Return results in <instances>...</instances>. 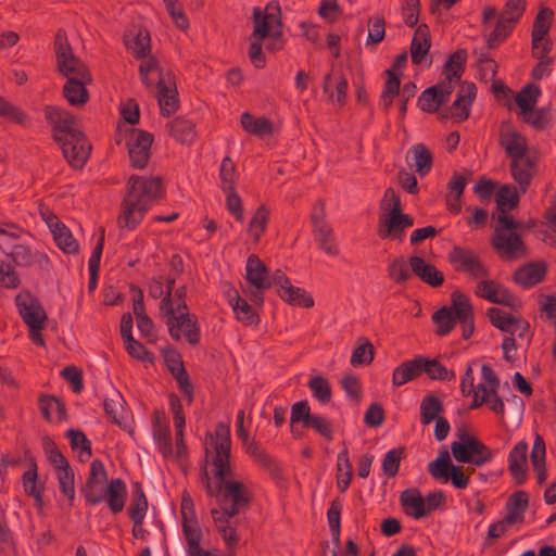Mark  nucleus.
<instances>
[{"mask_svg":"<svg viewBox=\"0 0 556 556\" xmlns=\"http://www.w3.org/2000/svg\"><path fill=\"white\" fill-rule=\"evenodd\" d=\"M527 453L528 445L522 441L515 445L508 456L509 471L517 484L523 483L527 477Z\"/></svg>","mask_w":556,"mask_h":556,"instance_id":"nucleus-30","label":"nucleus"},{"mask_svg":"<svg viewBox=\"0 0 556 556\" xmlns=\"http://www.w3.org/2000/svg\"><path fill=\"white\" fill-rule=\"evenodd\" d=\"M408 263L412 273L422 282L434 288L443 285V274L434 265L426 263L422 257L417 255L410 256Z\"/></svg>","mask_w":556,"mask_h":556,"instance_id":"nucleus-23","label":"nucleus"},{"mask_svg":"<svg viewBox=\"0 0 556 556\" xmlns=\"http://www.w3.org/2000/svg\"><path fill=\"white\" fill-rule=\"evenodd\" d=\"M452 462L447 450H442L439 457L428 465V471L435 480L447 482Z\"/></svg>","mask_w":556,"mask_h":556,"instance_id":"nucleus-49","label":"nucleus"},{"mask_svg":"<svg viewBox=\"0 0 556 556\" xmlns=\"http://www.w3.org/2000/svg\"><path fill=\"white\" fill-rule=\"evenodd\" d=\"M67 163L74 169H81L91 153V144L84 132H76L71 138L58 142Z\"/></svg>","mask_w":556,"mask_h":556,"instance_id":"nucleus-14","label":"nucleus"},{"mask_svg":"<svg viewBox=\"0 0 556 556\" xmlns=\"http://www.w3.org/2000/svg\"><path fill=\"white\" fill-rule=\"evenodd\" d=\"M127 51L141 63L154 58L152 55V43L150 31L141 25H130L123 36Z\"/></svg>","mask_w":556,"mask_h":556,"instance_id":"nucleus-13","label":"nucleus"},{"mask_svg":"<svg viewBox=\"0 0 556 556\" xmlns=\"http://www.w3.org/2000/svg\"><path fill=\"white\" fill-rule=\"evenodd\" d=\"M447 260L456 271H462L472 279L489 277V269L473 250L455 245L447 254Z\"/></svg>","mask_w":556,"mask_h":556,"instance_id":"nucleus-11","label":"nucleus"},{"mask_svg":"<svg viewBox=\"0 0 556 556\" xmlns=\"http://www.w3.org/2000/svg\"><path fill=\"white\" fill-rule=\"evenodd\" d=\"M443 412V403L441 400L429 394L425 396L420 404V419L422 425H429L433 420L440 418V414Z\"/></svg>","mask_w":556,"mask_h":556,"instance_id":"nucleus-44","label":"nucleus"},{"mask_svg":"<svg viewBox=\"0 0 556 556\" xmlns=\"http://www.w3.org/2000/svg\"><path fill=\"white\" fill-rule=\"evenodd\" d=\"M148 509V501L140 484L136 485L132 493L131 502L128 507V515L132 522H139V519H144Z\"/></svg>","mask_w":556,"mask_h":556,"instance_id":"nucleus-53","label":"nucleus"},{"mask_svg":"<svg viewBox=\"0 0 556 556\" xmlns=\"http://www.w3.org/2000/svg\"><path fill=\"white\" fill-rule=\"evenodd\" d=\"M431 47L430 30L426 24L417 27L410 43V56L414 64L419 65Z\"/></svg>","mask_w":556,"mask_h":556,"instance_id":"nucleus-33","label":"nucleus"},{"mask_svg":"<svg viewBox=\"0 0 556 556\" xmlns=\"http://www.w3.org/2000/svg\"><path fill=\"white\" fill-rule=\"evenodd\" d=\"M419 357V364L421 367V374L426 372L431 379L439 380H451L455 378V374L453 371H448L446 367H444L437 359H428L422 356Z\"/></svg>","mask_w":556,"mask_h":556,"instance_id":"nucleus-52","label":"nucleus"},{"mask_svg":"<svg viewBox=\"0 0 556 556\" xmlns=\"http://www.w3.org/2000/svg\"><path fill=\"white\" fill-rule=\"evenodd\" d=\"M498 143L509 160V172L514 181L520 192L526 193L539 173V152L529 148L527 138L510 122L501 124Z\"/></svg>","mask_w":556,"mask_h":556,"instance_id":"nucleus-2","label":"nucleus"},{"mask_svg":"<svg viewBox=\"0 0 556 556\" xmlns=\"http://www.w3.org/2000/svg\"><path fill=\"white\" fill-rule=\"evenodd\" d=\"M412 153L415 159L416 170L420 175H426L432 167V154L430 150L422 143L415 144L412 148Z\"/></svg>","mask_w":556,"mask_h":556,"instance_id":"nucleus-58","label":"nucleus"},{"mask_svg":"<svg viewBox=\"0 0 556 556\" xmlns=\"http://www.w3.org/2000/svg\"><path fill=\"white\" fill-rule=\"evenodd\" d=\"M477 94V88L473 83L463 81L459 85L456 100L452 104V109L455 110L453 116L459 121H465L469 117L470 105Z\"/></svg>","mask_w":556,"mask_h":556,"instance_id":"nucleus-28","label":"nucleus"},{"mask_svg":"<svg viewBox=\"0 0 556 556\" xmlns=\"http://www.w3.org/2000/svg\"><path fill=\"white\" fill-rule=\"evenodd\" d=\"M403 455L404 447L393 448L386 454L382 462V469L387 477L393 478L396 476Z\"/></svg>","mask_w":556,"mask_h":556,"instance_id":"nucleus-64","label":"nucleus"},{"mask_svg":"<svg viewBox=\"0 0 556 556\" xmlns=\"http://www.w3.org/2000/svg\"><path fill=\"white\" fill-rule=\"evenodd\" d=\"M414 225V218L409 214L399 213L392 216H383L379 222L378 236L381 239L403 240L404 231Z\"/></svg>","mask_w":556,"mask_h":556,"instance_id":"nucleus-21","label":"nucleus"},{"mask_svg":"<svg viewBox=\"0 0 556 556\" xmlns=\"http://www.w3.org/2000/svg\"><path fill=\"white\" fill-rule=\"evenodd\" d=\"M323 89L330 100H333L336 91V100L339 106L342 108L345 105L348 80L342 71L332 70L327 74L324 78Z\"/></svg>","mask_w":556,"mask_h":556,"instance_id":"nucleus-27","label":"nucleus"},{"mask_svg":"<svg viewBox=\"0 0 556 556\" xmlns=\"http://www.w3.org/2000/svg\"><path fill=\"white\" fill-rule=\"evenodd\" d=\"M170 137L181 144H190L197 136L195 125L186 117L178 116L168 124Z\"/></svg>","mask_w":556,"mask_h":556,"instance_id":"nucleus-34","label":"nucleus"},{"mask_svg":"<svg viewBox=\"0 0 556 556\" xmlns=\"http://www.w3.org/2000/svg\"><path fill=\"white\" fill-rule=\"evenodd\" d=\"M230 448L229 427L220 422L215 428V435L206 437L205 457L200 467V481L207 495L217 498L220 514L235 517L241 509L249 507L252 495L244 483L232 479Z\"/></svg>","mask_w":556,"mask_h":556,"instance_id":"nucleus-1","label":"nucleus"},{"mask_svg":"<svg viewBox=\"0 0 556 556\" xmlns=\"http://www.w3.org/2000/svg\"><path fill=\"white\" fill-rule=\"evenodd\" d=\"M92 84V76L88 80L71 78L63 86L62 93L72 106L80 108L89 100L87 86Z\"/></svg>","mask_w":556,"mask_h":556,"instance_id":"nucleus-26","label":"nucleus"},{"mask_svg":"<svg viewBox=\"0 0 556 556\" xmlns=\"http://www.w3.org/2000/svg\"><path fill=\"white\" fill-rule=\"evenodd\" d=\"M108 485V475L103 464L100 460H93L90 466L89 477L81 489L87 502L92 505L102 502L105 497Z\"/></svg>","mask_w":556,"mask_h":556,"instance_id":"nucleus-17","label":"nucleus"},{"mask_svg":"<svg viewBox=\"0 0 556 556\" xmlns=\"http://www.w3.org/2000/svg\"><path fill=\"white\" fill-rule=\"evenodd\" d=\"M281 300L293 306L309 308L314 305V299L303 289L290 286L285 291H278Z\"/></svg>","mask_w":556,"mask_h":556,"instance_id":"nucleus-45","label":"nucleus"},{"mask_svg":"<svg viewBox=\"0 0 556 556\" xmlns=\"http://www.w3.org/2000/svg\"><path fill=\"white\" fill-rule=\"evenodd\" d=\"M308 388L319 402L327 403L331 400V387L326 378L321 376L312 378L308 381Z\"/></svg>","mask_w":556,"mask_h":556,"instance_id":"nucleus-63","label":"nucleus"},{"mask_svg":"<svg viewBox=\"0 0 556 556\" xmlns=\"http://www.w3.org/2000/svg\"><path fill=\"white\" fill-rule=\"evenodd\" d=\"M529 505V495L525 491L514 492L506 504L507 514L505 521L508 525L521 523L525 518V513Z\"/></svg>","mask_w":556,"mask_h":556,"instance_id":"nucleus-32","label":"nucleus"},{"mask_svg":"<svg viewBox=\"0 0 556 556\" xmlns=\"http://www.w3.org/2000/svg\"><path fill=\"white\" fill-rule=\"evenodd\" d=\"M466 60L467 51L465 49H458L452 53L444 65L445 76L455 77V80L458 81L464 73Z\"/></svg>","mask_w":556,"mask_h":556,"instance_id":"nucleus-50","label":"nucleus"},{"mask_svg":"<svg viewBox=\"0 0 556 556\" xmlns=\"http://www.w3.org/2000/svg\"><path fill=\"white\" fill-rule=\"evenodd\" d=\"M45 116L52 127V138L56 142L71 138L76 132H81L77 127L76 117L66 110L54 105H47L45 108Z\"/></svg>","mask_w":556,"mask_h":556,"instance_id":"nucleus-12","label":"nucleus"},{"mask_svg":"<svg viewBox=\"0 0 556 556\" xmlns=\"http://www.w3.org/2000/svg\"><path fill=\"white\" fill-rule=\"evenodd\" d=\"M531 463L536 471V481L542 484L546 480V466H545V442L543 438L536 434L533 448L531 452Z\"/></svg>","mask_w":556,"mask_h":556,"instance_id":"nucleus-39","label":"nucleus"},{"mask_svg":"<svg viewBox=\"0 0 556 556\" xmlns=\"http://www.w3.org/2000/svg\"><path fill=\"white\" fill-rule=\"evenodd\" d=\"M53 239L58 247L65 253H76L78 243L72 236L70 229L54 216L53 222L49 223Z\"/></svg>","mask_w":556,"mask_h":556,"instance_id":"nucleus-35","label":"nucleus"},{"mask_svg":"<svg viewBox=\"0 0 556 556\" xmlns=\"http://www.w3.org/2000/svg\"><path fill=\"white\" fill-rule=\"evenodd\" d=\"M39 409L47 421H52L51 410L55 408L58 413V421L66 418V408L62 401L53 395H41L38 400Z\"/></svg>","mask_w":556,"mask_h":556,"instance_id":"nucleus-48","label":"nucleus"},{"mask_svg":"<svg viewBox=\"0 0 556 556\" xmlns=\"http://www.w3.org/2000/svg\"><path fill=\"white\" fill-rule=\"evenodd\" d=\"M219 177L222 180V189L230 191L235 189V181L237 177L236 164L230 156H225L220 164Z\"/></svg>","mask_w":556,"mask_h":556,"instance_id":"nucleus-59","label":"nucleus"},{"mask_svg":"<svg viewBox=\"0 0 556 556\" xmlns=\"http://www.w3.org/2000/svg\"><path fill=\"white\" fill-rule=\"evenodd\" d=\"M519 187L513 185L502 186L495 195L497 211L514 210L520 201Z\"/></svg>","mask_w":556,"mask_h":556,"instance_id":"nucleus-42","label":"nucleus"},{"mask_svg":"<svg viewBox=\"0 0 556 556\" xmlns=\"http://www.w3.org/2000/svg\"><path fill=\"white\" fill-rule=\"evenodd\" d=\"M71 446L79 452L80 460H88L91 457V443L81 430L70 429L66 432Z\"/></svg>","mask_w":556,"mask_h":556,"instance_id":"nucleus-56","label":"nucleus"},{"mask_svg":"<svg viewBox=\"0 0 556 556\" xmlns=\"http://www.w3.org/2000/svg\"><path fill=\"white\" fill-rule=\"evenodd\" d=\"M493 249L503 260L513 261L525 256L527 248L517 232H503L502 228H495L491 239Z\"/></svg>","mask_w":556,"mask_h":556,"instance_id":"nucleus-16","label":"nucleus"},{"mask_svg":"<svg viewBox=\"0 0 556 556\" xmlns=\"http://www.w3.org/2000/svg\"><path fill=\"white\" fill-rule=\"evenodd\" d=\"M526 0H507L493 31L489 35L488 47L495 48L513 30L515 24L520 20L525 10Z\"/></svg>","mask_w":556,"mask_h":556,"instance_id":"nucleus-10","label":"nucleus"},{"mask_svg":"<svg viewBox=\"0 0 556 556\" xmlns=\"http://www.w3.org/2000/svg\"><path fill=\"white\" fill-rule=\"evenodd\" d=\"M486 315L491 324L502 331L511 332L514 334L513 327L520 326L521 332L518 333V337L520 338H522L529 331L528 321L514 317L501 308L490 307L486 312Z\"/></svg>","mask_w":556,"mask_h":556,"instance_id":"nucleus-25","label":"nucleus"},{"mask_svg":"<svg viewBox=\"0 0 556 556\" xmlns=\"http://www.w3.org/2000/svg\"><path fill=\"white\" fill-rule=\"evenodd\" d=\"M388 276L396 285H405L412 277L407 262L397 256L388 265Z\"/></svg>","mask_w":556,"mask_h":556,"instance_id":"nucleus-54","label":"nucleus"},{"mask_svg":"<svg viewBox=\"0 0 556 556\" xmlns=\"http://www.w3.org/2000/svg\"><path fill=\"white\" fill-rule=\"evenodd\" d=\"M241 125L244 130L255 136L263 137L273 134V126L268 118L254 117L248 112L241 115Z\"/></svg>","mask_w":556,"mask_h":556,"instance_id":"nucleus-40","label":"nucleus"},{"mask_svg":"<svg viewBox=\"0 0 556 556\" xmlns=\"http://www.w3.org/2000/svg\"><path fill=\"white\" fill-rule=\"evenodd\" d=\"M476 294L491 303L509 306L511 308L521 306L520 301L509 293L506 288L497 281L488 278L479 279Z\"/></svg>","mask_w":556,"mask_h":556,"instance_id":"nucleus-18","label":"nucleus"},{"mask_svg":"<svg viewBox=\"0 0 556 556\" xmlns=\"http://www.w3.org/2000/svg\"><path fill=\"white\" fill-rule=\"evenodd\" d=\"M122 140L126 141L131 166L137 169L144 168L151 156L153 135L139 128L118 127L115 141L118 144Z\"/></svg>","mask_w":556,"mask_h":556,"instance_id":"nucleus-7","label":"nucleus"},{"mask_svg":"<svg viewBox=\"0 0 556 556\" xmlns=\"http://www.w3.org/2000/svg\"><path fill=\"white\" fill-rule=\"evenodd\" d=\"M270 211L265 205H260L254 212L248 226V233L253 238L254 242H258L261 236L265 232L269 219Z\"/></svg>","mask_w":556,"mask_h":556,"instance_id":"nucleus-41","label":"nucleus"},{"mask_svg":"<svg viewBox=\"0 0 556 556\" xmlns=\"http://www.w3.org/2000/svg\"><path fill=\"white\" fill-rule=\"evenodd\" d=\"M56 71L66 79H87L91 75L89 67L74 54L65 33L59 30L54 37Z\"/></svg>","mask_w":556,"mask_h":556,"instance_id":"nucleus-8","label":"nucleus"},{"mask_svg":"<svg viewBox=\"0 0 556 556\" xmlns=\"http://www.w3.org/2000/svg\"><path fill=\"white\" fill-rule=\"evenodd\" d=\"M211 515L214 519V522L218 531L222 533L225 543L230 547L236 545L238 542V535L236 530L229 523V520L232 517H228L225 514H220V510L217 508H213L211 510Z\"/></svg>","mask_w":556,"mask_h":556,"instance_id":"nucleus-46","label":"nucleus"},{"mask_svg":"<svg viewBox=\"0 0 556 556\" xmlns=\"http://www.w3.org/2000/svg\"><path fill=\"white\" fill-rule=\"evenodd\" d=\"M312 222L318 232L321 249L330 255H337L339 250L333 242L332 229L325 220V207L323 203L319 208H315L312 214Z\"/></svg>","mask_w":556,"mask_h":556,"instance_id":"nucleus-24","label":"nucleus"},{"mask_svg":"<svg viewBox=\"0 0 556 556\" xmlns=\"http://www.w3.org/2000/svg\"><path fill=\"white\" fill-rule=\"evenodd\" d=\"M267 266L258 256L252 254L247 261V280L256 289L251 299L258 304L263 303V291L270 288Z\"/></svg>","mask_w":556,"mask_h":556,"instance_id":"nucleus-19","label":"nucleus"},{"mask_svg":"<svg viewBox=\"0 0 556 556\" xmlns=\"http://www.w3.org/2000/svg\"><path fill=\"white\" fill-rule=\"evenodd\" d=\"M16 307L23 321L29 330V337L39 346H45L41 330L45 328L48 316L39 299L29 291H22L15 298Z\"/></svg>","mask_w":556,"mask_h":556,"instance_id":"nucleus-6","label":"nucleus"},{"mask_svg":"<svg viewBox=\"0 0 556 556\" xmlns=\"http://www.w3.org/2000/svg\"><path fill=\"white\" fill-rule=\"evenodd\" d=\"M452 304L455 308L457 320L462 325L463 337L464 339H469L475 330L473 311L469 298L459 290H456L452 293Z\"/></svg>","mask_w":556,"mask_h":556,"instance_id":"nucleus-22","label":"nucleus"},{"mask_svg":"<svg viewBox=\"0 0 556 556\" xmlns=\"http://www.w3.org/2000/svg\"><path fill=\"white\" fill-rule=\"evenodd\" d=\"M432 320L437 325V334L445 336L450 333L457 320L453 304L451 303V306H444L437 311L432 315Z\"/></svg>","mask_w":556,"mask_h":556,"instance_id":"nucleus-43","label":"nucleus"},{"mask_svg":"<svg viewBox=\"0 0 556 556\" xmlns=\"http://www.w3.org/2000/svg\"><path fill=\"white\" fill-rule=\"evenodd\" d=\"M459 441L451 444L453 457L459 463H468L475 466H482L493 457L492 451L465 428L457 430Z\"/></svg>","mask_w":556,"mask_h":556,"instance_id":"nucleus-9","label":"nucleus"},{"mask_svg":"<svg viewBox=\"0 0 556 556\" xmlns=\"http://www.w3.org/2000/svg\"><path fill=\"white\" fill-rule=\"evenodd\" d=\"M419 357L406 361L397 366L392 375V383L394 387H401L421 375Z\"/></svg>","mask_w":556,"mask_h":556,"instance_id":"nucleus-36","label":"nucleus"},{"mask_svg":"<svg viewBox=\"0 0 556 556\" xmlns=\"http://www.w3.org/2000/svg\"><path fill=\"white\" fill-rule=\"evenodd\" d=\"M43 448L48 455L49 462L54 466L56 470H61L70 467L67 459L58 448L55 442L49 438L45 437L42 439Z\"/></svg>","mask_w":556,"mask_h":556,"instance_id":"nucleus-61","label":"nucleus"},{"mask_svg":"<svg viewBox=\"0 0 556 556\" xmlns=\"http://www.w3.org/2000/svg\"><path fill=\"white\" fill-rule=\"evenodd\" d=\"M126 485L121 479L112 480L106 490L105 497L112 513L117 514L123 510L126 498Z\"/></svg>","mask_w":556,"mask_h":556,"instance_id":"nucleus-37","label":"nucleus"},{"mask_svg":"<svg viewBox=\"0 0 556 556\" xmlns=\"http://www.w3.org/2000/svg\"><path fill=\"white\" fill-rule=\"evenodd\" d=\"M23 485L24 490L28 495L34 496L35 504L39 510H42L43 507V498L42 492L37 488V468L36 464L31 465V468L24 472L23 475Z\"/></svg>","mask_w":556,"mask_h":556,"instance_id":"nucleus-55","label":"nucleus"},{"mask_svg":"<svg viewBox=\"0 0 556 556\" xmlns=\"http://www.w3.org/2000/svg\"><path fill=\"white\" fill-rule=\"evenodd\" d=\"M232 309L237 319L247 325H254L258 321V316L252 306L237 294L236 302L232 304Z\"/></svg>","mask_w":556,"mask_h":556,"instance_id":"nucleus-60","label":"nucleus"},{"mask_svg":"<svg viewBox=\"0 0 556 556\" xmlns=\"http://www.w3.org/2000/svg\"><path fill=\"white\" fill-rule=\"evenodd\" d=\"M164 194L160 176L144 178L132 175L127 182V190L122 202L117 219L121 228L135 229L143 219L149 206Z\"/></svg>","mask_w":556,"mask_h":556,"instance_id":"nucleus-3","label":"nucleus"},{"mask_svg":"<svg viewBox=\"0 0 556 556\" xmlns=\"http://www.w3.org/2000/svg\"><path fill=\"white\" fill-rule=\"evenodd\" d=\"M253 33L250 37L266 39L273 30L282 28L280 8L277 3H268L264 11L258 8L253 10Z\"/></svg>","mask_w":556,"mask_h":556,"instance_id":"nucleus-15","label":"nucleus"},{"mask_svg":"<svg viewBox=\"0 0 556 556\" xmlns=\"http://www.w3.org/2000/svg\"><path fill=\"white\" fill-rule=\"evenodd\" d=\"M546 275V265L544 263H530L519 267L514 273L516 283L528 288L541 282Z\"/></svg>","mask_w":556,"mask_h":556,"instance_id":"nucleus-31","label":"nucleus"},{"mask_svg":"<svg viewBox=\"0 0 556 556\" xmlns=\"http://www.w3.org/2000/svg\"><path fill=\"white\" fill-rule=\"evenodd\" d=\"M337 485L341 492H345L352 479L353 468L349 459L348 451L344 450L338 455Z\"/></svg>","mask_w":556,"mask_h":556,"instance_id":"nucleus-51","label":"nucleus"},{"mask_svg":"<svg viewBox=\"0 0 556 556\" xmlns=\"http://www.w3.org/2000/svg\"><path fill=\"white\" fill-rule=\"evenodd\" d=\"M104 410L113 424L123 427L125 400L121 392L113 390L109 397L104 400Z\"/></svg>","mask_w":556,"mask_h":556,"instance_id":"nucleus-38","label":"nucleus"},{"mask_svg":"<svg viewBox=\"0 0 556 556\" xmlns=\"http://www.w3.org/2000/svg\"><path fill=\"white\" fill-rule=\"evenodd\" d=\"M163 2L176 27L186 31L189 28L190 23L178 0H163Z\"/></svg>","mask_w":556,"mask_h":556,"instance_id":"nucleus-62","label":"nucleus"},{"mask_svg":"<svg viewBox=\"0 0 556 556\" xmlns=\"http://www.w3.org/2000/svg\"><path fill=\"white\" fill-rule=\"evenodd\" d=\"M139 75L147 88L156 86L161 114L165 117L175 114L179 109L176 84L169 74L167 80L163 77L157 60L151 58L142 62L139 66Z\"/></svg>","mask_w":556,"mask_h":556,"instance_id":"nucleus-5","label":"nucleus"},{"mask_svg":"<svg viewBox=\"0 0 556 556\" xmlns=\"http://www.w3.org/2000/svg\"><path fill=\"white\" fill-rule=\"evenodd\" d=\"M540 93V88L534 85H527L520 90V92H518L515 101L522 114L534 109Z\"/></svg>","mask_w":556,"mask_h":556,"instance_id":"nucleus-57","label":"nucleus"},{"mask_svg":"<svg viewBox=\"0 0 556 556\" xmlns=\"http://www.w3.org/2000/svg\"><path fill=\"white\" fill-rule=\"evenodd\" d=\"M186 296V286L177 288L174 294L165 292L160 303V313L175 341L184 337L190 344L195 345L200 341V328L197 316L189 312Z\"/></svg>","mask_w":556,"mask_h":556,"instance_id":"nucleus-4","label":"nucleus"},{"mask_svg":"<svg viewBox=\"0 0 556 556\" xmlns=\"http://www.w3.org/2000/svg\"><path fill=\"white\" fill-rule=\"evenodd\" d=\"M553 18V10L547 7H541L533 22L531 38L548 37Z\"/></svg>","mask_w":556,"mask_h":556,"instance_id":"nucleus-47","label":"nucleus"},{"mask_svg":"<svg viewBox=\"0 0 556 556\" xmlns=\"http://www.w3.org/2000/svg\"><path fill=\"white\" fill-rule=\"evenodd\" d=\"M164 359L168 370L175 377L180 391L186 395L189 403L193 401V386L184 366L180 354L173 348L163 350Z\"/></svg>","mask_w":556,"mask_h":556,"instance_id":"nucleus-20","label":"nucleus"},{"mask_svg":"<svg viewBox=\"0 0 556 556\" xmlns=\"http://www.w3.org/2000/svg\"><path fill=\"white\" fill-rule=\"evenodd\" d=\"M401 505L407 516L420 519L429 515L425 497L417 489H407L401 493Z\"/></svg>","mask_w":556,"mask_h":556,"instance_id":"nucleus-29","label":"nucleus"}]
</instances>
